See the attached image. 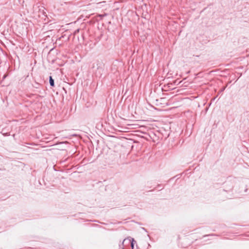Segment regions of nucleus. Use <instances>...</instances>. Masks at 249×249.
Instances as JSON below:
<instances>
[{
	"label": "nucleus",
	"instance_id": "f257e3e1",
	"mask_svg": "<svg viewBox=\"0 0 249 249\" xmlns=\"http://www.w3.org/2000/svg\"><path fill=\"white\" fill-rule=\"evenodd\" d=\"M49 83L51 87H54V81L52 76H50L49 77Z\"/></svg>",
	"mask_w": 249,
	"mask_h": 249
},
{
	"label": "nucleus",
	"instance_id": "f03ea898",
	"mask_svg": "<svg viewBox=\"0 0 249 249\" xmlns=\"http://www.w3.org/2000/svg\"><path fill=\"white\" fill-rule=\"evenodd\" d=\"M39 86H40V84L39 83H36L35 85L34 86V87L36 88H38Z\"/></svg>",
	"mask_w": 249,
	"mask_h": 249
},
{
	"label": "nucleus",
	"instance_id": "7ed1b4c3",
	"mask_svg": "<svg viewBox=\"0 0 249 249\" xmlns=\"http://www.w3.org/2000/svg\"><path fill=\"white\" fill-rule=\"evenodd\" d=\"M8 75V74L7 73H5L3 75V77H2V80H4V79H5L6 78V77Z\"/></svg>",
	"mask_w": 249,
	"mask_h": 249
},
{
	"label": "nucleus",
	"instance_id": "20e7f679",
	"mask_svg": "<svg viewBox=\"0 0 249 249\" xmlns=\"http://www.w3.org/2000/svg\"><path fill=\"white\" fill-rule=\"evenodd\" d=\"M107 15V14H103V15H99V17H100L101 18H103V17H104L105 16H106Z\"/></svg>",
	"mask_w": 249,
	"mask_h": 249
},
{
	"label": "nucleus",
	"instance_id": "39448f33",
	"mask_svg": "<svg viewBox=\"0 0 249 249\" xmlns=\"http://www.w3.org/2000/svg\"><path fill=\"white\" fill-rule=\"evenodd\" d=\"M2 135L4 136H8L10 135V133H2Z\"/></svg>",
	"mask_w": 249,
	"mask_h": 249
},
{
	"label": "nucleus",
	"instance_id": "423d86ee",
	"mask_svg": "<svg viewBox=\"0 0 249 249\" xmlns=\"http://www.w3.org/2000/svg\"><path fill=\"white\" fill-rule=\"evenodd\" d=\"M79 31V29H77V30H75L74 32V34H75L76 33L78 32Z\"/></svg>",
	"mask_w": 249,
	"mask_h": 249
},
{
	"label": "nucleus",
	"instance_id": "0eeeda50",
	"mask_svg": "<svg viewBox=\"0 0 249 249\" xmlns=\"http://www.w3.org/2000/svg\"><path fill=\"white\" fill-rule=\"evenodd\" d=\"M161 186L160 184H158V186H157V187L158 188H160V186Z\"/></svg>",
	"mask_w": 249,
	"mask_h": 249
},
{
	"label": "nucleus",
	"instance_id": "6e6552de",
	"mask_svg": "<svg viewBox=\"0 0 249 249\" xmlns=\"http://www.w3.org/2000/svg\"><path fill=\"white\" fill-rule=\"evenodd\" d=\"M122 249H125V248L124 247H123Z\"/></svg>",
	"mask_w": 249,
	"mask_h": 249
}]
</instances>
